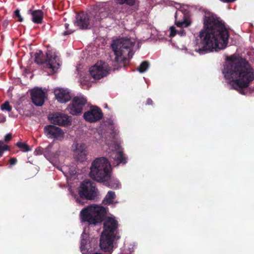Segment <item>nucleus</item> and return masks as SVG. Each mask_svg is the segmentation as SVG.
<instances>
[{
  "mask_svg": "<svg viewBox=\"0 0 254 254\" xmlns=\"http://www.w3.org/2000/svg\"><path fill=\"white\" fill-rule=\"evenodd\" d=\"M204 28L199 34L195 50L200 55L225 49L229 37L224 24L214 14L205 15L203 20Z\"/></svg>",
  "mask_w": 254,
  "mask_h": 254,
  "instance_id": "obj_1",
  "label": "nucleus"
},
{
  "mask_svg": "<svg viewBox=\"0 0 254 254\" xmlns=\"http://www.w3.org/2000/svg\"><path fill=\"white\" fill-rule=\"evenodd\" d=\"M223 73L227 82L232 87L244 94L243 89L247 88L254 79V71L244 58L233 55L227 59Z\"/></svg>",
  "mask_w": 254,
  "mask_h": 254,
  "instance_id": "obj_2",
  "label": "nucleus"
},
{
  "mask_svg": "<svg viewBox=\"0 0 254 254\" xmlns=\"http://www.w3.org/2000/svg\"><path fill=\"white\" fill-rule=\"evenodd\" d=\"M101 127L102 129H100L98 132V134L100 137L98 140L99 143L102 145H104L103 143L105 142L109 146V150L107 152L111 153L110 157L116 162L117 165L121 163L126 164L127 159L123 153L121 146L115 141H112L111 143H109L106 138L107 134H105V136L103 135V130L107 128L110 130V132H107V133H110L112 136H114L115 124L114 121L111 119H108L104 121Z\"/></svg>",
  "mask_w": 254,
  "mask_h": 254,
  "instance_id": "obj_3",
  "label": "nucleus"
},
{
  "mask_svg": "<svg viewBox=\"0 0 254 254\" xmlns=\"http://www.w3.org/2000/svg\"><path fill=\"white\" fill-rule=\"evenodd\" d=\"M118 222L112 217L107 218L104 222V231L100 240V247L105 252H110L113 248V241L120 237L118 233Z\"/></svg>",
  "mask_w": 254,
  "mask_h": 254,
  "instance_id": "obj_4",
  "label": "nucleus"
},
{
  "mask_svg": "<svg viewBox=\"0 0 254 254\" xmlns=\"http://www.w3.org/2000/svg\"><path fill=\"white\" fill-rule=\"evenodd\" d=\"M135 40L128 38H120L114 40L112 48L115 55V63L117 64L124 63L127 59H130L133 55V47Z\"/></svg>",
  "mask_w": 254,
  "mask_h": 254,
  "instance_id": "obj_5",
  "label": "nucleus"
},
{
  "mask_svg": "<svg viewBox=\"0 0 254 254\" xmlns=\"http://www.w3.org/2000/svg\"><path fill=\"white\" fill-rule=\"evenodd\" d=\"M62 153V151L60 150H55L54 145L52 143L50 144L45 148L38 147L34 151L35 155H39L43 154L48 161L64 174L65 175L66 173H68L70 175H74L76 173L74 168H73L72 169H69L67 172V166H60L59 165V163L63 160Z\"/></svg>",
  "mask_w": 254,
  "mask_h": 254,
  "instance_id": "obj_6",
  "label": "nucleus"
},
{
  "mask_svg": "<svg viewBox=\"0 0 254 254\" xmlns=\"http://www.w3.org/2000/svg\"><path fill=\"white\" fill-rule=\"evenodd\" d=\"M90 170V177L99 182L108 181L112 175L110 163L105 157L96 158L92 162Z\"/></svg>",
  "mask_w": 254,
  "mask_h": 254,
  "instance_id": "obj_7",
  "label": "nucleus"
},
{
  "mask_svg": "<svg viewBox=\"0 0 254 254\" xmlns=\"http://www.w3.org/2000/svg\"><path fill=\"white\" fill-rule=\"evenodd\" d=\"M106 214V210L104 207L94 204L82 209L80 212V217L83 222L96 225L102 221Z\"/></svg>",
  "mask_w": 254,
  "mask_h": 254,
  "instance_id": "obj_8",
  "label": "nucleus"
},
{
  "mask_svg": "<svg viewBox=\"0 0 254 254\" xmlns=\"http://www.w3.org/2000/svg\"><path fill=\"white\" fill-rule=\"evenodd\" d=\"M97 189L94 184L88 180L84 181L80 185L78 190L79 197H75L76 201L80 204H83L81 198H85L87 199H93L97 195Z\"/></svg>",
  "mask_w": 254,
  "mask_h": 254,
  "instance_id": "obj_9",
  "label": "nucleus"
},
{
  "mask_svg": "<svg viewBox=\"0 0 254 254\" xmlns=\"http://www.w3.org/2000/svg\"><path fill=\"white\" fill-rule=\"evenodd\" d=\"M109 65L104 62L99 61L90 68L89 72L91 76L96 79H101L109 74Z\"/></svg>",
  "mask_w": 254,
  "mask_h": 254,
  "instance_id": "obj_10",
  "label": "nucleus"
},
{
  "mask_svg": "<svg viewBox=\"0 0 254 254\" xmlns=\"http://www.w3.org/2000/svg\"><path fill=\"white\" fill-rule=\"evenodd\" d=\"M86 99L82 95L74 97L71 104L68 106L69 113L73 115H78L82 112L83 107L86 103Z\"/></svg>",
  "mask_w": 254,
  "mask_h": 254,
  "instance_id": "obj_11",
  "label": "nucleus"
},
{
  "mask_svg": "<svg viewBox=\"0 0 254 254\" xmlns=\"http://www.w3.org/2000/svg\"><path fill=\"white\" fill-rule=\"evenodd\" d=\"M112 10L113 7L109 2L99 4L94 9L95 12L94 18L95 20L100 21L109 16Z\"/></svg>",
  "mask_w": 254,
  "mask_h": 254,
  "instance_id": "obj_12",
  "label": "nucleus"
},
{
  "mask_svg": "<svg viewBox=\"0 0 254 254\" xmlns=\"http://www.w3.org/2000/svg\"><path fill=\"white\" fill-rule=\"evenodd\" d=\"M86 148L83 143L74 142L71 146L74 158L78 161H84L87 155Z\"/></svg>",
  "mask_w": 254,
  "mask_h": 254,
  "instance_id": "obj_13",
  "label": "nucleus"
},
{
  "mask_svg": "<svg viewBox=\"0 0 254 254\" xmlns=\"http://www.w3.org/2000/svg\"><path fill=\"white\" fill-rule=\"evenodd\" d=\"M44 131L49 138L61 140L64 137V132L62 129L55 126H46L44 127Z\"/></svg>",
  "mask_w": 254,
  "mask_h": 254,
  "instance_id": "obj_14",
  "label": "nucleus"
},
{
  "mask_svg": "<svg viewBox=\"0 0 254 254\" xmlns=\"http://www.w3.org/2000/svg\"><path fill=\"white\" fill-rule=\"evenodd\" d=\"M103 114L100 108L97 107H92L90 109L85 112L83 115L84 119L90 123H95L101 120Z\"/></svg>",
  "mask_w": 254,
  "mask_h": 254,
  "instance_id": "obj_15",
  "label": "nucleus"
},
{
  "mask_svg": "<svg viewBox=\"0 0 254 254\" xmlns=\"http://www.w3.org/2000/svg\"><path fill=\"white\" fill-rule=\"evenodd\" d=\"M46 55L47 59L45 61L46 67L51 69L53 72H56L60 66V63L58 57L55 54H53L50 51H48Z\"/></svg>",
  "mask_w": 254,
  "mask_h": 254,
  "instance_id": "obj_16",
  "label": "nucleus"
},
{
  "mask_svg": "<svg viewBox=\"0 0 254 254\" xmlns=\"http://www.w3.org/2000/svg\"><path fill=\"white\" fill-rule=\"evenodd\" d=\"M31 99L33 103L37 106L43 105L46 98L45 92L40 88H34L31 91Z\"/></svg>",
  "mask_w": 254,
  "mask_h": 254,
  "instance_id": "obj_17",
  "label": "nucleus"
},
{
  "mask_svg": "<svg viewBox=\"0 0 254 254\" xmlns=\"http://www.w3.org/2000/svg\"><path fill=\"white\" fill-rule=\"evenodd\" d=\"M48 118L52 123L62 126L68 125L71 121L68 116L60 113L50 114Z\"/></svg>",
  "mask_w": 254,
  "mask_h": 254,
  "instance_id": "obj_18",
  "label": "nucleus"
},
{
  "mask_svg": "<svg viewBox=\"0 0 254 254\" xmlns=\"http://www.w3.org/2000/svg\"><path fill=\"white\" fill-rule=\"evenodd\" d=\"M175 24L178 27H188L191 24L190 19L184 17V14L182 10L176 11L175 15Z\"/></svg>",
  "mask_w": 254,
  "mask_h": 254,
  "instance_id": "obj_19",
  "label": "nucleus"
},
{
  "mask_svg": "<svg viewBox=\"0 0 254 254\" xmlns=\"http://www.w3.org/2000/svg\"><path fill=\"white\" fill-rule=\"evenodd\" d=\"M74 24L80 29H87L89 24V19L88 15L83 12L77 14Z\"/></svg>",
  "mask_w": 254,
  "mask_h": 254,
  "instance_id": "obj_20",
  "label": "nucleus"
},
{
  "mask_svg": "<svg viewBox=\"0 0 254 254\" xmlns=\"http://www.w3.org/2000/svg\"><path fill=\"white\" fill-rule=\"evenodd\" d=\"M54 94L56 99L60 103H66L71 98L69 93L66 89L57 88L54 90Z\"/></svg>",
  "mask_w": 254,
  "mask_h": 254,
  "instance_id": "obj_21",
  "label": "nucleus"
},
{
  "mask_svg": "<svg viewBox=\"0 0 254 254\" xmlns=\"http://www.w3.org/2000/svg\"><path fill=\"white\" fill-rule=\"evenodd\" d=\"M89 247L88 234L83 232L81 236V242L80 249L82 254H87ZM94 254H101L100 253H95Z\"/></svg>",
  "mask_w": 254,
  "mask_h": 254,
  "instance_id": "obj_22",
  "label": "nucleus"
},
{
  "mask_svg": "<svg viewBox=\"0 0 254 254\" xmlns=\"http://www.w3.org/2000/svg\"><path fill=\"white\" fill-rule=\"evenodd\" d=\"M28 12L32 15V21L34 23H41L42 22L43 17V13L42 10H32L31 9H29Z\"/></svg>",
  "mask_w": 254,
  "mask_h": 254,
  "instance_id": "obj_23",
  "label": "nucleus"
},
{
  "mask_svg": "<svg viewBox=\"0 0 254 254\" xmlns=\"http://www.w3.org/2000/svg\"><path fill=\"white\" fill-rule=\"evenodd\" d=\"M115 197V193L113 191H109L103 200V203L106 205L111 204L113 202Z\"/></svg>",
  "mask_w": 254,
  "mask_h": 254,
  "instance_id": "obj_24",
  "label": "nucleus"
},
{
  "mask_svg": "<svg viewBox=\"0 0 254 254\" xmlns=\"http://www.w3.org/2000/svg\"><path fill=\"white\" fill-rule=\"evenodd\" d=\"M105 185L113 189L119 188L121 185L119 181L115 178H111V176L109 180L106 182H103Z\"/></svg>",
  "mask_w": 254,
  "mask_h": 254,
  "instance_id": "obj_25",
  "label": "nucleus"
},
{
  "mask_svg": "<svg viewBox=\"0 0 254 254\" xmlns=\"http://www.w3.org/2000/svg\"><path fill=\"white\" fill-rule=\"evenodd\" d=\"M35 62L38 64H42L44 62V56L41 51L36 52L34 54Z\"/></svg>",
  "mask_w": 254,
  "mask_h": 254,
  "instance_id": "obj_26",
  "label": "nucleus"
},
{
  "mask_svg": "<svg viewBox=\"0 0 254 254\" xmlns=\"http://www.w3.org/2000/svg\"><path fill=\"white\" fill-rule=\"evenodd\" d=\"M170 36L174 37L177 33H178L180 36H184L186 35V32L183 29H181L180 30H176L175 28L173 26H172L170 28Z\"/></svg>",
  "mask_w": 254,
  "mask_h": 254,
  "instance_id": "obj_27",
  "label": "nucleus"
},
{
  "mask_svg": "<svg viewBox=\"0 0 254 254\" xmlns=\"http://www.w3.org/2000/svg\"><path fill=\"white\" fill-rule=\"evenodd\" d=\"M149 66V64L148 62L147 61H144L141 64L140 66L137 68V70L140 73L144 72L147 70Z\"/></svg>",
  "mask_w": 254,
  "mask_h": 254,
  "instance_id": "obj_28",
  "label": "nucleus"
},
{
  "mask_svg": "<svg viewBox=\"0 0 254 254\" xmlns=\"http://www.w3.org/2000/svg\"><path fill=\"white\" fill-rule=\"evenodd\" d=\"M16 145L18 148L21 149L23 152H28L31 150V148L27 144L22 142H18Z\"/></svg>",
  "mask_w": 254,
  "mask_h": 254,
  "instance_id": "obj_29",
  "label": "nucleus"
},
{
  "mask_svg": "<svg viewBox=\"0 0 254 254\" xmlns=\"http://www.w3.org/2000/svg\"><path fill=\"white\" fill-rule=\"evenodd\" d=\"M80 83L83 88H87L90 86V82L88 81L87 77H83L80 79Z\"/></svg>",
  "mask_w": 254,
  "mask_h": 254,
  "instance_id": "obj_30",
  "label": "nucleus"
},
{
  "mask_svg": "<svg viewBox=\"0 0 254 254\" xmlns=\"http://www.w3.org/2000/svg\"><path fill=\"white\" fill-rule=\"evenodd\" d=\"M115 1L117 3L121 4L126 3L129 5H133L135 3V0H115Z\"/></svg>",
  "mask_w": 254,
  "mask_h": 254,
  "instance_id": "obj_31",
  "label": "nucleus"
},
{
  "mask_svg": "<svg viewBox=\"0 0 254 254\" xmlns=\"http://www.w3.org/2000/svg\"><path fill=\"white\" fill-rule=\"evenodd\" d=\"M1 109L2 111L6 110L8 112H10L11 111L12 108L9 105L8 102H6L4 104L1 105Z\"/></svg>",
  "mask_w": 254,
  "mask_h": 254,
  "instance_id": "obj_32",
  "label": "nucleus"
},
{
  "mask_svg": "<svg viewBox=\"0 0 254 254\" xmlns=\"http://www.w3.org/2000/svg\"><path fill=\"white\" fill-rule=\"evenodd\" d=\"M8 149V146L5 145L2 141H0V157L2 155L3 152Z\"/></svg>",
  "mask_w": 254,
  "mask_h": 254,
  "instance_id": "obj_33",
  "label": "nucleus"
},
{
  "mask_svg": "<svg viewBox=\"0 0 254 254\" xmlns=\"http://www.w3.org/2000/svg\"><path fill=\"white\" fill-rule=\"evenodd\" d=\"M69 25L67 23H65V29H66V31H64V33H63V35H68V34H71L73 32L74 30H68V27Z\"/></svg>",
  "mask_w": 254,
  "mask_h": 254,
  "instance_id": "obj_34",
  "label": "nucleus"
},
{
  "mask_svg": "<svg viewBox=\"0 0 254 254\" xmlns=\"http://www.w3.org/2000/svg\"><path fill=\"white\" fill-rule=\"evenodd\" d=\"M14 15L15 17L18 18V21L21 22L23 20V18L20 14V11L18 9H16L14 11Z\"/></svg>",
  "mask_w": 254,
  "mask_h": 254,
  "instance_id": "obj_35",
  "label": "nucleus"
},
{
  "mask_svg": "<svg viewBox=\"0 0 254 254\" xmlns=\"http://www.w3.org/2000/svg\"><path fill=\"white\" fill-rule=\"evenodd\" d=\"M17 163V159L15 158H11L9 159L10 165L12 166L14 165Z\"/></svg>",
  "mask_w": 254,
  "mask_h": 254,
  "instance_id": "obj_36",
  "label": "nucleus"
},
{
  "mask_svg": "<svg viewBox=\"0 0 254 254\" xmlns=\"http://www.w3.org/2000/svg\"><path fill=\"white\" fill-rule=\"evenodd\" d=\"M11 135L9 133L6 134V135L4 137V140L5 141H7L11 139Z\"/></svg>",
  "mask_w": 254,
  "mask_h": 254,
  "instance_id": "obj_37",
  "label": "nucleus"
},
{
  "mask_svg": "<svg viewBox=\"0 0 254 254\" xmlns=\"http://www.w3.org/2000/svg\"><path fill=\"white\" fill-rule=\"evenodd\" d=\"M147 104L148 105H152V101L150 99H148L147 101Z\"/></svg>",
  "mask_w": 254,
  "mask_h": 254,
  "instance_id": "obj_38",
  "label": "nucleus"
},
{
  "mask_svg": "<svg viewBox=\"0 0 254 254\" xmlns=\"http://www.w3.org/2000/svg\"><path fill=\"white\" fill-rule=\"evenodd\" d=\"M153 1H155L156 3H160L162 0H152Z\"/></svg>",
  "mask_w": 254,
  "mask_h": 254,
  "instance_id": "obj_39",
  "label": "nucleus"
},
{
  "mask_svg": "<svg viewBox=\"0 0 254 254\" xmlns=\"http://www.w3.org/2000/svg\"><path fill=\"white\" fill-rule=\"evenodd\" d=\"M118 67H117V68L116 67H114V69H118Z\"/></svg>",
  "mask_w": 254,
  "mask_h": 254,
  "instance_id": "obj_40",
  "label": "nucleus"
}]
</instances>
